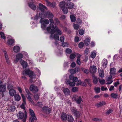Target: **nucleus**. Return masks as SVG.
Instances as JSON below:
<instances>
[{
	"instance_id": "1",
	"label": "nucleus",
	"mask_w": 122,
	"mask_h": 122,
	"mask_svg": "<svg viewBox=\"0 0 122 122\" xmlns=\"http://www.w3.org/2000/svg\"><path fill=\"white\" fill-rule=\"evenodd\" d=\"M46 30L48 32L51 34L50 36L51 39H54L55 40L59 41L58 35L57 34H54L56 32L59 35H61L62 34L61 31L58 29L57 26H55L54 27L53 24H50L49 26L47 28Z\"/></svg>"
},
{
	"instance_id": "50",
	"label": "nucleus",
	"mask_w": 122,
	"mask_h": 122,
	"mask_svg": "<svg viewBox=\"0 0 122 122\" xmlns=\"http://www.w3.org/2000/svg\"><path fill=\"white\" fill-rule=\"evenodd\" d=\"M0 35L1 37L2 38L4 39L5 38V36L4 33L3 32H0Z\"/></svg>"
},
{
	"instance_id": "10",
	"label": "nucleus",
	"mask_w": 122,
	"mask_h": 122,
	"mask_svg": "<svg viewBox=\"0 0 122 122\" xmlns=\"http://www.w3.org/2000/svg\"><path fill=\"white\" fill-rule=\"evenodd\" d=\"M10 85H9L8 86V88L9 89H10L9 91V93L10 96H14L16 93V92L15 90L13 89H10L9 87Z\"/></svg>"
},
{
	"instance_id": "26",
	"label": "nucleus",
	"mask_w": 122,
	"mask_h": 122,
	"mask_svg": "<svg viewBox=\"0 0 122 122\" xmlns=\"http://www.w3.org/2000/svg\"><path fill=\"white\" fill-rule=\"evenodd\" d=\"M13 50L14 52L16 53L19 52L20 48L19 46H15L14 47Z\"/></svg>"
},
{
	"instance_id": "32",
	"label": "nucleus",
	"mask_w": 122,
	"mask_h": 122,
	"mask_svg": "<svg viewBox=\"0 0 122 122\" xmlns=\"http://www.w3.org/2000/svg\"><path fill=\"white\" fill-rule=\"evenodd\" d=\"M110 96L111 97L113 98L116 99L117 98L118 95L117 94L112 93L111 94Z\"/></svg>"
},
{
	"instance_id": "12",
	"label": "nucleus",
	"mask_w": 122,
	"mask_h": 122,
	"mask_svg": "<svg viewBox=\"0 0 122 122\" xmlns=\"http://www.w3.org/2000/svg\"><path fill=\"white\" fill-rule=\"evenodd\" d=\"M21 96L23 100V102L20 106L21 107L22 109L25 110V105L26 104L25 98L23 94H21Z\"/></svg>"
},
{
	"instance_id": "3",
	"label": "nucleus",
	"mask_w": 122,
	"mask_h": 122,
	"mask_svg": "<svg viewBox=\"0 0 122 122\" xmlns=\"http://www.w3.org/2000/svg\"><path fill=\"white\" fill-rule=\"evenodd\" d=\"M16 116L19 119H22L23 122H25L27 118L26 112V111H25L24 114L21 112H19L17 113Z\"/></svg>"
},
{
	"instance_id": "16",
	"label": "nucleus",
	"mask_w": 122,
	"mask_h": 122,
	"mask_svg": "<svg viewBox=\"0 0 122 122\" xmlns=\"http://www.w3.org/2000/svg\"><path fill=\"white\" fill-rule=\"evenodd\" d=\"M61 119L63 121H65L67 120V116L66 114L64 113H63L61 114Z\"/></svg>"
},
{
	"instance_id": "56",
	"label": "nucleus",
	"mask_w": 122,
	"mask_h": 122,
	"mask_svg": "<svg viewBox=\"0 0 122 122\" xmlns=\"http://www.w3.org/2000/svg\"><path fill=\"white\" fill-rule=\"evenodd\" d=\"M17 88L19 92L21 93V94H23L22 93V92L21 88L19 86L17 87Z\"/></svg>"
},
{
	"instance_id": "41",
	"label": "nucleus",
	"mask_w": 122,
	"mask_h": 122,
	"mask_svg": "<svg viewBox=\"0 0 122 122\" xmlns=\"http://www.w3.org/2000/svg\"><path fill=\"white\" fill-rule=\"evenodd\" d=\"M96 56V53L95 52H93L91 54L90 56L93 58H94Z\"/></svg>"
},
{
	"instance_id": "54",
	"label": "nucleus",
	"mask_w": 122,
	"mask_h": 122,
	"mask_svg": "<svg viewBox=\"0 0 122 122\" xmlns=\"http://www.w3.org/2000/svg\"><path fill=\"white\" fill-rule=\"evenodd\" d=\"M75 29L78 30L79 28V26L77 24H74L73 25Z\"/></svg>"
},
{
	"instance_id": "53",
	"label": "nucleus",
	"mask_w": 122,
	"mask_h": 122,
	"mask_svg": "<svg viewBox=\"0 0 122 122\" xmlns=\"http://www.w3.org/2000/svg\"><path fill=\"white\" fill-rule=\"evenodd\" d=\"M81 70L85 73H86V74H87L88 73V72H87V69H86L83 68L82 67L81 68Z\"/></svg>"
},
{
	"instance_id": "51",
	"label": "nucleus",
	"mask_w": 122,
	"mask_h": 122,
	"mask_svg": "<svg viewBox=\"0 0 122 122\" xmlns=\"http://www.w3.org/2000/svg\"><path fill=\"white\" fill-rule=\"evenodd\" d=\"M79 33L81 35H83L84 32V31L82 29H80L79 30Z\"/></svg>"
},
{
	"instance_id": "33",
	"label": "nucleus",
	"mask_w": 122,
	"mask_h": 122,
	"mask_svg": "<svg viewBox=\"0 0 122 122\" xmlns=\"http://www.w3.org/2000/svg\"><path fill=\"white\" fill-rule=\"evenodd\" d=\"M99 75L100 76L102 77H103L104 76V71L103 70H100L99 71Z\"/></svg>"
},
{
	"instance_id": "20",
	"label": "nucleus",
	"mask_w": 122,
	"mask_h": 122,
	"mask_svg": "<svg viewBox=\"0 0 122 122\" xmlns=\"http://www.w3.org/2000/svg\"><path fill=\"white\" fill-rule=\"evenodd\" d=\"M4 53L6 61L7 63L8 64H10V61L9 60L7 54L6 53V51H4Z\"/></svg>"
},
{
	"instance_id": "27",
	"label": "nucleus",
	"mask_w": 122,
	"mask_h": 122,
	"mask_svg": "<svg viewBox=\"0 0 122 122\" xmlns=\"http://www.w3.org/2000/svg\"><path fill=\"white\" fill-rule=\"evenodd\" d=\"M42 109L45 112H46L48 113H49L51 111L50 108H49L48 107H43L42 108Z\"/></svg>"
},
{
	"instance_id": "44",
	"label": "nucleus",
	"mask_w": 122,
	"mask_h": 122,
	"mask_svg": "<svg viewBox=\"0 0 122 122\" xmlns=\"http://www.w3.org/2000/svg\"><path fill=\"white\" fill-rule=\"evenodd\" d=\"M54 21L55 22L56 24L58 25L60 23V21L58 18H54Z\"/></svg>"
},
{
	"instance_id": "15",
	"label": "nucleus",
	"mask_w": 122,
	"mask_h": 122,
	"mask_svg": "<svg viewBox=\"0 0 122 122\" xmlns=\"http://www.w3.org/2000/svg\"><path fill=\"white\" fill-rule=\"evenodd\" d=\"M69 78L70 80L73 81L75 83L77 81L78 79L77 77H74L72 75L69 76Z\"/></svg>"
},
{
	"instance_id": "24",
	"label": "nucleus",
	"mask_w": 122,
	"mask_h": 122,
	"mask_svg": "<svg viewBox=\"0 0 122 122\" xmlns=\"http://www.w3.org/2000/svg\"><path fill=\"white\" fill-rule=\"evenodd\" d=\"M63 92L66 95H68L70 94V91L68 88H66L63 90Z\"/></svg>"
},
{
	"instance_id": "8",
	"label": "nucleus",
	"mask_w": 122,
	"mask_h": 122,
	"mask_svg": "<svg viewBox=\"0 0 122 122\" xmlns=\"http://www.w3.org/2000/svg\"><path fill=\"white\" fill-rule=\"evenodd\" d=\"M44 18H41L40 21V22L42 24L41 27L42 28H44L46 26L45 24L47 25L49 23V20L46 19H45L43 20V19Z\"/></svg>"
},
{
	"instance_id": "5",
	"label": "nucleus",
	"mask_w": 122,
	"mask_h": 122,
	"mask_svg": "<svg viewBox=\"0 0 122 122\" xmlns=\"http://www.w3.org/2000/svg\"><path fill=\"white\" fill-rule=\"evenodd\" d=\"M39 8L41 10V12L39 13V16H38L37 15H36L35 16L34 19V20H37L39 18V17L40 18L39 16L40 14H41V16H42V14H43V11H44L45 9H47L46 7L41 3H40L39 4Z\"/></svg>"
},
{
	"instance_id": "45",
	"label": "nucleus",
	"mask_w": 122,
	"mask_h": 122,
	"mask_svg": "<svg viewBox=\"0 0 122 122\" xmlns=\"http://www.w3.org/2000/svg\"><path fill=\"white\" fill-rule=\"evenodd\" d=\"M92 120L95 121H102V120L101 118H93L92 119Z\"/></svg>"
},
{
	"instance_id": "59",
	"label": "nucleus",
	"mask_w": 122,
	"mask_h": 122,
	"mask_svg": "<svg viewBox=\"0 0 122 122\" xmlns=\"http://www.w3.org/2000/svg\"><path fill=\"white\" fill-rule=\"evenodd\" d=\"M81 20L80 18H79L77 19V22L79 24H81Z\"/></svg>"
},
{
	"instance_id": "17",
	"label": "nucleus",
	"mask_w": 122,
	"mask_h": 122,
	"mask_svg": "<svg viewBox=\"0 0 122 122\" xmlns=\"http://www.w3.org/2000/svg\"><path fill=\"white\" fill-rule=\"evenodd\" d=\"M28 5L33 10H34L36 9V7L32 2H30L28 3Z\"/></svg>"
},
{
	"instance_id": "40",
	"label": "nucleus",
	"mask_w": 122,
	"mask_h": 122,
	"mask_svg": "<svg viewBox=\"0 0 122 122\" xmlns=\"http://www.w3.org/2000/svg\"><path fill=\"white\" fill-rule=\"evenodd\" d=\"M47 5L51 7H54L56 5V3L55 2L51 3L50 2Z\"/></svg>"
},
{
	"instance_id": "63",
	"label": "nucleus",
	"mask_w": 122,
	"mask_h": 122,
	"mask_svg": "<svg viewBox=\"0 0 122 122\" xmlns=\"http://www.w3.org/2000/svg\"><path fill=\"white\" fill-rule=\"evenodd\" d=\"M60 40L62 42H63L64 41V36H62L60 38Z\"/></svg>"
},
{
	"instance_id": "9",
	"label": "nucleus",
	"mask_w": 122,
	"mask_h": 122,
	"mask_svg": "<svg viewBox=\"0 0 122 122\" xmlns=\"http://www.w3.org/2000/svg\"><path fill=\"white\" fill-rule=\"evenodd\" d=\"M29 112L31 116L30 117V120L32 121L33 119L36 120L37 118L36 117L33 111L31 109H29Z\"/></svg>"
},
{
	"instance_id": "55",
	"label": "nucleus",
	"mask_w": 122,
	"mask_h": 122,
	"mask_svg": "<svg viewBox=\"0 0 122 122\" xmlns=\"http://www.w3.org/2000/svg\"><path fill=\"white\" fill-rule=\"evenodd\" d=\"M84 45V44L82 42L78 44V46L80 48H82Z\"/></svg>"
},
{
	"instance_id": "2",
	"label": "nucleus",
	"mask_w": 122,
	"mask_h": 122,
	"mask_svg": "<svg viewBox=\"0 0 122 122\" xmlns=\"http://www.w3.org/2000/svg\"><path fill=\"white\" fill-rule=\"evenodd\" d=\"M22 73L24 75H29V76L31 78L30 80V81L31 83H32L33 82H34L35 81V80H33V79L35 78V75H34L33 72L30 70L28 69L24 70L23 71Z\"/></svg>"
},
{
	"instance_id": "28",
	"label": "nucleus",
	"mask_w": 122,
	"mask_h": 122,
	"mask_svg": "<svg viewBox=\"0 0 122 122\" xmlns=\"http://www.w3.org/2000/svg\"><path fill=\"white\" fill-rule=\"evenodd\" d=\"M30 94L26 95V97L28 100L33 104L34 105L35 103L33 101L30 96Z\"/></svg>"
},
{
	"instance_id": "11",
	"label": "nucleus",
	"mask_w": 122,
	"mask_h": 122,
	"mask_svg": "<svg viewBox=\"0 0 122 122\" xmlns=\"http://www.w3.org/2000/svg\"><path fill=\"white\" fill-rule=\"evenodd\" d=\"M30 91H32L34 93L38 91V89L37 86L33 85H31L30 86Z\"/></svg>"
},
{
	"instance_id": "22",
	"label": "nucleus",
	"mask_w": 122,
	"mask_h": 122,
	"mask_svg": "<svg viewBox=\"0 0 122 122\" xmlns=\"http://www.w3.org/2000/svg\"><path fill=\"white\" fill-rule=\"evenodd\" d=\"M6 87L5 86L3 85L0 86V92H3L6 91Z\"/></svg>"
},
{
	"instance_id": "30",
	"label": "nucleus",
	"mask_w": 122,
	"mask_h": 122,
	"mask_svg": "<svg viewBox=\"0 0 122 122\" xmlns=\"http://www.w3.org/2000/svg\"><path fill=\"white\" fill-rule=\"evenodd\" d=\"M74 121V118L71 115H69L68 116V121L69 122H73Z\"/></svg>"
},
{
	"instance_id": "58",
	"label": "nucleus",
	"mask_w": 122,
	"mask_h": 122,
	"mask_svg": "<svg viewBox=\"0 0 122 122\" xmlns=\"http://www.w3.org/2000/svg\"><path fill=\"white\" fill-rule=\"evenodd\" d=\"M39 95L38 94H36L34 95V98L35 100H38L39 99Z\"/></svg>"
},
{
	"instance_id": "48",
	"label": "nucleus",
	"mask_w": 122,
	"mask_h": 122,
	"mask_svg": "<svg viewBox=\"0 0 122 122\" xmlns=\"http://www.w3.org/2000/svg\"><path fill=\"white\" fill-rule=\"evenodd\" d=\"M99 83L101 84H104L105 82V81L103 79H99Z\"/></svg>"
},
{
	"instance_id": "62",
	"label": "nucleus",
	"mask_w": 122,
	"mask_h": 122,
	"mask_svg": "<svg viewBox=\"0 0 122 122\" xmlns=\"http://www.w3.org/2000/svg\"><path fill=\"white\" fill-rule=\"evenodd\" d=\"M76 63L78 64L79 65H80L81 64V62L80 61V59H77L76 61Z\"/></svg>"
},
{
	"instance_id": "42",
	"label": "nucleus",
	"mask_w": 122,
	"mask_h": 122,
	"mask_svg": "<svg viewBox=\"0 0 122 122\" xmlns=\"http://www.w3.org/2000/svg\"><path fill=\"white\" fill-rule=\"evenodd\" d=\"M69 71L72 74H75L76 73V71L74 69H70L69 70Z\"/></svg>"
},
{
	"instance_id": "7",
	"label": "nucleus",
	"mask_w": 122,
	"mask_h": 122,
	"mask_svg": "<svg viewBox=\"0 0 122 122\" xmlns=\"http://www.w3.org/2000/svg\"><path fill=\"white\" fill-rule=\"evenodd\" d=\"M83 97L82 96L75 95L73 96L72 99L73 100L76 101L78 104H79L81 102H83Z\"/></svg>"
},
{
	"instance_id": "31",
	"label": "nucleus",
	"mask_w": 122,
	"mask_h": 122,
	"mask_svg": "<svg viewBox=\"0 0 122 122\" xmlns=\"http://www.w3.org/2000/svg\"><path fill=\"white\" fill-rule=\"evenodd\" d=\"M102 66L105 67H106V66L107 63V61L106 59H104L102 62Z\"/></svg>"
},
{
	"instance_id": "57",
	"label": "nucleus",
	"mask_w": 122,
	"mask_h": 122,
	"mask_svg": "<svg viewBox=\"0 0 122 122\" xmlns=\"http://www.w3.org/2000/svg\"><path fill=\"white\" fill-rule=\"evenodd\" d=\"M112 112V110L111 109H110L108 110H107L106 111V114H109Z\"/></svg>"
},
{
	"instance_id": "43",
	"label": "nucleus",
	"mask_w": 122,
	"mask_h": 122,
	"mask_svg": "<svg viewBox=\"0 0 122 122\" xmlns=\"http://www.w3.org/2000/svg\"><path fill=\"white\" fill-rule=\"evenodd\" d=\"M63 12L65 14H66L68 11V10L67 8L64 7L62 9Z\"/></svg>"
},
{
	"instance_id": "38",
	"label": "nucleus",
	"mask_w": 122,
	"mask_h": 122,
	"mask_svg": "<svg viewBox=\"0 0 122 122\" xmlns=\"http://www.w3.org/2000/svg\"><path fill=\"white\" fill-rule=\"evenodd\" d=\"M90 41V40L89 39H86L84 40V42L85 44L86 45H88Z\"/></svg>"
},
{
	"instance_id": "36",
	"label": "nucleus",
	"mask_w": 122,
	"mask_h": 122,
	"mask_svg": "<svg viewBox=\"0 0 122 122\" xmlns=\"http://www.w3.org/2000/svg\"><path fill=\"white\" fill-rule=\"evenodd\" d=\"M14 43V40L13 39H10L8 40L7 42L8 44L11 45Z\"/></svg>"
},
{
	"instance_id": "39",
	"label": "nucleus",
	"mask_w": 122,
	"mask_h": 122,
	"mask_svg": "<svg viewBox=\"0 0 122 122\" xmlns=\"http://www.w3.org/2000/svg\"><path fill=\"white\" fill-rule=\"evenodd\" d=\"M94 90L97 93H99L100 91V88L99 87H95Z\"/></svg>"
},
{
	"instance_id": "23",
	"label": "nucleus",
	"mask_w": 122,
	"mask_h": 122,
	"mask_svg": "<svg viewBox=\"0 0 122 122\" xmlns=\"http://www.w3.org/2000/svg\"><path fill=\"white\" fill-rule=\"evenodd\" d=\"M20 63L23 68H26L27 65V63L24 61L23 60L21 59L20 61Z\"/></svg>"
},
{
	"instance_id": "21",
	"label": "nucleus",
	"mask_w": 122,
	"mask_h": 122,
	"mask_svg": "<svg viewBox=\"0 0 122 122\" xmlns=\"http://www.w3.org/2000/svg\"><path fill=\"white\" fill-rule=\"evenodd\" d=\"M116 69L114 68H111L110 69V75H113L116 73Z\"/></svg>"
},
{
	"instance_id": "60",
	"label": "nucleus",
	"mask_w": 122,
	"mask_h": 122,
	"mask_svg": "<svg viewBox=\"0 0 122 122\" xmlns=\"http://www.w3.org/2000/svg\"><path fill=\"white\" fill-rule=\"evenodd\" d=\"M101 88L102 91H104L107 90V87H105L104 86H102L101 87Z\"/></svg>"
},
{
	"instance_id": "19",
	"label": "nucleus",
	"mask_w": 122,
	"mask_h": 122,
	"mask_svg": "<svg viewBox=\"0 0 122 122\" xmlns=\"http://www.w3.org/2000/svg\"><path fill=\"white\" fill-rule=\"evenodd\" d=\"M106 104L105 102L104 101H102L99 103H97L95 105V106L97 107H99L105 105Z\"/></svg>"
},
{
	"instance_id": "35",
	"label": "nucleus",
	"mask_w": 122,
	"mask_h": 122,
	"mask_svg": "<svg viewBox=\"0 0 122 122\" xmlns=\"http://www.w3.org/2000/svg\"><path fill=\"white\" fill-rule=\"evenodd\" d=\"M9 109L10 111L13 112L15 110V107L14 105H12L10 106V108Z\"/></svg>"
},
{
	"instance_id": "14",
	"label": "nucleus",
	"mask_w": 122,
	"mask_h": 122,
	"mask_svg": "<svg viewBox=\"0 0 122 122\" xmlns=\"http://www.w3.org/2000/svg\"><path fill=\"white\" fill-rule=\"evenodd\" d=\"M65 83L71 86H74L75 85V83L74 82L71 81L70 80H66L65 81Z\"/></svg>"
},
{
	"instance_id": "49",
	"label": "nucleus",
	"mask_w": 122,
	"mask_h": 122,
	"mask_svg": "<svg viewBox=\"0 0 122 122\" xmlns=\"http://www.w3.org/2000/svg\"><path fill=\"white\" fill-rule=\"evenodd\" d=\"M65 51L66 53L68 54H70L72 52L71 50L69 48L66 49Z\"/></svg>"
},
{
	"instance_id": "34",
	"label": "nucleus",
	"mask_w": 122,
	"mask_h": 122,
	"mask_svg": "<svg viewBox=\"0 0 122 122\" xmlns=\"http://www.w3.org/2000/svg\"><path fill=\"white\" fill-rule=\"evenodd\" d=\"M65 2L62 1L59 4L60 7L61 8V9H63L65 7Z\"/></svg>"
},
{
	"instance_id": "37",
	"label": "nucleus",
	"mask_w": 122,
	"mask_h": 122,
	"mask_svg": "<svg viewBox=\"0 0 122 122\" xmlns=\"http://www.w3.org/2000/svg\"><path fill=\"white\" fill-rule=\"evenodd\" d=\"M70 17L72 22H74L76 20V18L74 15H70Z\"/></svg>"
},
{
	"instance_id": "6",
	"label": "nucleus",
	"mask_w": 122,
	"mask_h": 122,
	"mask_svg": "<svg viewBox=\"0 0 122 122\" xmlns=\"http://www.w3.org/2000/svg\"><path fill=\"white\" fill-rule=\"evenodd\" d=\"M41 14H40V16L41 18H52L54 17L53 15L50 12L47 11L46 12H43V14H42V16L40 15Z\"/></svg>"
},
{
	"instance_id": "29",
	"label": "nucleus",
	"mask_w": 122,
	"mask_h": 122,
	"mask_svg": "<svg viewBox=\"0 0 122 122\" xmlns=\"http://www.w3.org/2000/svg\"><path fill=\"white\" fill-rule=\"evenodd\" d=\"M73 4L71 2H69L67 4V6L68 8L71 9L73 7Z\"/></svg>"
},
{
	"instance_id": "46",
	"label": "nucleus",
	"mask_w": 122,
	"mask_h": 122,
	"mask_svg": "<svg viewBox=\"0 0 122 122\" xmlns=\"http://www.w3.org/2000/svg\"><path fill=\"white\" fill-rule=\"evenodd\" d=\"M23 57V55L21 53H19L16 56V58L20 59Z\"/></svg>"
},
{
	"instance_id": "52",
	"label": "nucleus",
	"mask_w": 122,
	"mask_h": 122,
	"mask_svg": "<svg viewBox=\"0 0 122 122\" xmlns=\"http://www.w3.org/2000/svg\"><path fill=\"white\" fill-rule=\"evenodd\" d=\"M76 55L74 53L71 54L70 56V58L71 59H73L76 57Z\"/></svg>"
},
{
	"instance_id": "13",
	"label": "nucleus",
	"mask_w": 122,
	"mask_h": 122,
	"mask_svg": "<svg viewBox=\"0 0 122 122\" xmlns=\"http://www.w3.org/2000/svg\"><path fill=\"white\" fill-rule=\"evenodd\" d=\"M97 68L96 66H91L89 68V70L91 73H94L96 71Z\"/></svg>"
},
{
	"instance_id": "47",
	"label": "nucleus",
	"mask_w": 122,
	"mask_h": 122,
	"mask_svg": "<svg viewBox=\"0 0 122 122\" xmlns=\"http://www.w3.org/2000/svg\"><path fill=\"white\" fill-rule=\"evenodd\" d=\"M72 91L73 92H76L78 91V88L76 87H72L71 89Z\"/></svg>"
},
{
	"instance_id": "61",
	"label": "nucleus",
	"mask_w": 122,
	"mask_h": 122,
	"mask_svg": "<svg viewBox=\"0 0 122 122\" xmlns=\"http://www.w3.org/2000/svg\"><path fill=\"white\" fill-rule=\"evenodd\" d=\"M62 45L63 47H66L68 46V44L66 42L63 43Z\"/></svg>"
},
{
	"instance_id": "64",
	"label": "nucleus",
	"mask_w": 122,
	"mask_h": 122,
	"mask_svg": "<svg viewBox=\"0 0 122 122\" xmlns=\"http://www.w3.org/2000/svg\"><path fill=\"white\" fill-rule=\"evenodd\" d=\"M79 40V38L77 36L75 37V41L76 42H77Z\"/></svg>"
},
{
	"instance_id": "4",
	"label": "nucleus",
	"mask_w": 122,
	"mask_h": 122,
	"mask_svg": "<svg viewBox=\"0 0 122 122\" xmlns=\"http://www.w3.org/2000/svg\"><path fill=\"white\" fill-rule=\"evenodd\" d=\"M70 110L72 115L77 118L79 117L82 115L81 112L78 111L77 109L75 107H71Z\"/></svg>"
},
{
	"instance_id": "25",
	"label": "nucleus",
	"mask_w": 122,
	"mask_h": 122,
	"mask_svg": "<svg viewBox=\"0 0 122 122\" xmlns=\"http://www.w3.org/2000/svg\"><path fill=\"white\" fill-rule=\"evenodd\" d=\"M14 98L16 101H18L21 99L20 96L18 94H16L14 95Z\"/></svg>"
},
{
	"instance_id": "18",
	"label": "nucleus",
	"mask_w": 122,
	"mask_h": 122,
	"mask_svg": "<svg viewBox=\"0 0 122 122\" xmlns=\"http://www.w3.org/2000/svg\"><path fill=\"white\" fill-rule=\"evenodd\" d=\"M92 76L93 79V83L95 84L97 83L98 81V78L93 74H92Z\"/></svg>"
}]
</instances>
